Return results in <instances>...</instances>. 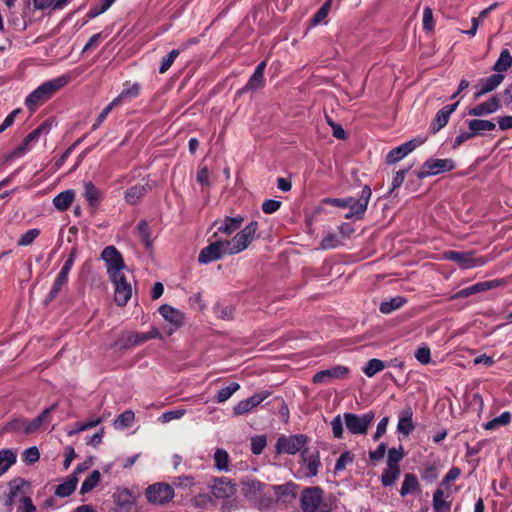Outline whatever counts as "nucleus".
I'll return each instance as SVG.
<instances>
[{"label":"nucleus","mask_w":512,"mask_h":512,"mask_svg":"<svg viewBox=\"0 0 512 512\" xmlns=\"http://www.w3.org/2000/svg\"><path fill=\"white\" fill-rule=\"evenodd\" d=\"M404 457V450L403 447L400 446L399 449L391 448L388 451V458H387V466L392 467H399V462Z\"/></svg>","instance_id":"obj_60"},{"label":"nucleus","mask_w":512,"mask_h":512,"mask_svg":"<svg viewBox=\"0 0 512 512\" xmlns=\"http://www.w3.org/2000/svg\"><path fill=\"white\" fill-rule=\"evenodd\" d=\"M101 480V474L98 470L92 471V473L83 481L80 493L86 494L93 490Z\"/></svg>","instance_id":"obj_48"},{"label":"nucleus","mask_w":512,"mask_h":512,"mask_svg":"<svg viewBox=\"0 0 512 512\" xmlns=\"http://www.w3.org/2000/svg\"><path fill=\"white\" fill-rule=\"evenodd\" d=\"M452 499H445L443 488H437L433 493L432 506L434 512H449Z\"/></svg>","instance_id":"obj_30"},{"label":"nucleus","mask_w":512,"mask_h":512,"mask_svg":"<svg viewBox=\"0 0 512 512\" xmlns=\"http://www.w3.org/2000/svg\"><path fill=\"white\" fill-rule=\"evenodd\" d=\"M461 474V470L457 467H452L444 476L438 488H443L444 498L452 499V489L450 482L456 480Z\"/></svg>","instance_id":"obj_34"},{"label":"nucleus","mask_w":512,"mask_h":512,"mask_svg":"<svg viewBox=\"0 0 512 512\" xmlns=\"http://www.w3.org/2000/svg\"><path fill=\"white\" fill-rule=\"evenodd\" d=\"M83 196L92 209H96L99 206L101 201V193L92 182H86L84 184Z\"/></svg>","instance_id":"obj_31"},{"label":"nucleus","mask_w":512,"mask_h":512,"mask_svg":"<svg viewBox=\"0 0 512 512\" xmlns=\"http://www.w3.org/2000/svg\"><path fill=\"white\" fill-rule=\"evenodd\" d=\"M213 311L219 319L230 321L234 318L235 308L232 305L216 303L213 307Z\"/></svg>","instance_id":"obj_47"},{"label":"nucleus","mask_w":512,"mask_h":512,"mask_svg":"<svg viewBox=\"0 0 512 512\" xmlns=\"http://www.w3.org/2000/svg\"><path fill=\"white\" fill-rule=\"evenodd\" d=\"M400 467L387 466L381 475V483L384 487H390L395 484L400 476Z\"/></svg>","instance_id":"obj_44"},{"label":"nucleus","mask_w":512,"mask_h":512,"mask_svg":"<svg viewBox=\"0 0 512 512\" xmlns=\"http://www.w3.org/2000/svg\"><path fill=\"white\" fill-rule=\"evenodd\" d=\"M349 373V368L342 365H337L329 369L321 370L314 374L312 382L314 384H320L325 382L327 379H343Z\"/></svg>","instance_id":"obj_15"},{"label":"nucleus","mask_w":512,"mask_h":512,"mask_svg":"<svg viewBox=\"0 0 512 512\" xmlns=\"http://www.w3.org/2000/svg\"><path fill=\"white\" fill-rule=\"evenodd\" d=\"M150 189L151 188H150L148 183L143 184V185L132 186V187H130L129 189L126 190V192H125V200H126L127 203H129L131 205H134L137 202H139V200L144 195H146L150 191Z\"/></svg>","instance_id":"obj_29"},{"label":"nucleus","mask_w":512,"mask_h":512,"mask_svg":"<svg viewBox=\"0 0 512 512\" xmlns=\"http://www.w3.org/2000/svg\"><path fill=\"white\" fill-rule=\"evenodd\" d=\"M211 494L217 499H227L232 497L237 489L236 483L226 477H212L208 483Z\"/></svg>","instance_id":"obj_8"},{"label":"nucleus","mask_w":512,"mask_h":512,"mask_svg":"<svg viewBox=\"0 0 512 512\" xmlns=\"http://www.w3.org/2000/svg\"><path fill=\"white\" fill-rule=\"evenodd\" d=\"M101 259L106 263L109 278L122 274L125 263L121 253L114 246H107L101 253Z\"/></svg>","instance_id":"obj_5"},{"label":"nucleus","mask_w":512,"mask_h":512,"mask_svg":"<svg viewBox=\"0 0 512 512\" xmlns=\"http://www.w3.org/2000/svg\"><path fill=\"white\" fill-rule=\"evenodd\" d=\"M372 195L371 188L368 185H365L362 188V200L358 205L354 207V210H350L348 213L344 215L345 219H355L361 220L364 217V213L367 210V206Z\"/></svg>","instance_id":"obj_18"},{"label":"nucleus","mask_w":512,"mask_h":512,"mask_svg":"<svg viewBox=\"0 0 512 512\" xmlns=\"http://www.w3.org/2000/svg\"><path fill=\"white\" fill-rule=\"evenodd\" d=\"M31 143H32V141L28 140V137L26 136L23 139L22 143L18 147H16L10 153H8L4 156V163H7L10 160H12L13 158L23 155L28 150V147Z\"/></svg>","instance_id":"obj_59"},{"label":"nucleus","mask_w":512,"mask_h":512,"mask_svg":"<svg viewBox=\"0 0 512 512\" xmlns=\"http://www.w3.org/2000/svg\"><path fill=\"white\" fill-rule=\"evenodd\" d=\"M146 498L153 504H166L174 497L173 488L166 483H155L146 489Z\"/></svg>","instance_id":"obj_9"},{"label":"nucleus","mask_w":512,"mask_h":512,"mask_svg":"<svg viewBox=\"0 0 512 512\" xmlns=\"http://www.w3.org/2000/svg\"><path fill=\"white\" fill-rule=\"evenodd\" d=\"M332 5V0H326L312 17L310 24L316 26L320 24L328 15Z\"/></svg>","instance_id":"obj_53"},{"label":"nucleus","mask_w":512,"mask_h":512,"mask_svg":"<svg viewBox=\"0 0 512 512\" xmlns=\"http://www.w3.org/2000/svg\"><path fill=\"white\" fill-rule=\"evenodd\" d=\"M499 108L500 101L498 97L493 96L489 98L487 101L480 103L473 108H470L468 110V115L476 117L489 115L496 112Z\"/></svg>","instance_id":"obj_20"},{"label":"nucleus","mask_w":512,"mask_h":512,"mask_svg":"<svg viewBox=\"0 0 512 512\" xmlns=\"http://www.w3.org/2000/svg\"><path fill=\"white\" fill-rule=\"evenodd\" d=\"M22 458L26 464L31 465L36 463L40 458L39 449L36 446L25 449Z\"/></svg>","instance_id":"obj_64"},{"label":"nucleus","mask_w":512,"mask_h":512,"mask_svg":"<svg viewBox=\"0 0 512 512\" xmlns=\"http://www.w3.org/2000/svg\"><path fill=\"white\" fill-rule=\"evenodd\" d=\"M495 127V123L490 120L473 119L468 122V128L474 136L480 135L483 131H492Z\"/></svg>","instance_id":"obj_37"},{"label":"nucleus","mask_w":512,"mask_h":512,"mask_svg":"<svg viewBox=\"0 0 512 512\" xmlns=\"http://www.w3.org/2000/svg\"><path fill=\"white\" fill-rule=\"evenodd\" d=\"M240 385L237 382H231L228 386L221 388L215 399L218 403L225 402L228 400L237 390H239Z\"/></svg>","instance_id":"obj_51"},{"label":"nucleus","mask_w":512,"mask_h":512,"mask_svg":"<svg viewBox=\"0 0 512 512\" xmlns=\"http://www.w3.org/2000/svg\"><path fill=\"white\" fill-rule=\"evenodd\" d=\"M323 500V489L314 486L305 488L301 495V508L303 512H316Z\"/></svg>","instance_id":"obj_12"},{"label":"nucleus","mask_w":512,"mask_h":512,"mask_svg":"<svg viewBox=\"0 0 512 512\" xmlns=\"http://www.w3.org/2000/svg\"><path fill=\"white\" fill-rule=\"evenodd\" d=\"M407 303V299L402 296H396L391 298L389 301H383L379 310L383 314H390L391 312L400 309Z\"/></svg>","instance_id":"obj_42"},{"label":"nucleus","mask_w":512,"mask_h":512,"mask_svg":"<svg viewBox=\"0 0 512 512\" xmlns=\"http://www.w3.org/2000/svg\"><path fill=\"white\" fill-rule=\"evenodd\" d=\"M142 343H143V339H142L141 333L132 332V333L122 334L119 337V339L111 347L119 349L120 351H124V350L132 348L134 346H137L139 344H142Z\"/></svg>","instance_id":"obj_24"},{"label":"nucleus","mask_w":512,"mask_h":512,"mask_svg":"<svg viewBox=\"0 0 512 512\" xmlns=\"http://www.w3.org/2000/svg\"><path fill=\"white\" fill-rule=\"evenodd\" d=\"M69 81L70 77L68 75H61L57 78H54L41 84L27 96L25 101L27 108L32 111L35 109L36 106L45 103L58 90L67 85Z\"/></svg>","instance_id":"obj_1"},{"label":"nucleus","mask_w":512,"mask_h":512,"mask_svg":"<svg viewBox=\"0 0 512 512\" xmlns=\"http://www.w3.org/2000/svg\"><path fill=\"white\" fill-rule=\"evenodd\" d=\"M512 65V55L508 49L501 51L499 58L493 66V71L502 74L507 71Z\"/></svg>","instance_id":"obj_43"},{"label":"nucleus","mask_w":512,"mask_h":512,"mask_svg":"<svg viewBox=\"0 0 512 512\" xmlns=\"http://www.w3.org/2000/svg\"><path fill=\"white\" fill-rule=\"evenodd\" d=\"M27 420L24 418H16L9 421L4 427L3 431L5 432H15L20 433L23 432L26 434Z\"/></svg>","instance_id":"obj_52"},{"label":"nucleus","mask_w":512,"mask_h":512,"mask_svg":"<svg viewBox=\"0 0 512 512\" xmlns=\"http://www.w3.org/2000/svg\"><path fill=\"white\" fill-rule=\"evenodd\" d=\"M140 91V84L134 83L129 88L123 89L122 92L114 99V101H116V104L118 105L123 99L136 98L140 94Z\"/></svg>","instance_id":"obj_57"},{"label":"nucleus","mask_w":512,"mask_h":512,"mask_svg":"<svg viewBox=\"0 0 512 512\" xmlns=\"http://www.w3.org/2000/svg\"><path fill=\"white\" fill-rule=\"evenodd\" d=\"M265 84V78L261 74L253 73L252 76L249 78L246 85L240 89L237 93L243 94L249 91H256L259 88H262Z\"/></svg>","instance_id":"obj_45"},{"label":"nucleus","mask_w":512,"mask_h":512,"mask_svg":"<svg viewBox=\"0 0 512 512\" xmlns=\"http://www.w3.org/2000/svg\"><path fill=\"white\" fill-rule=\"evenodd\" d=\"M511 419H512L511 413L509 411H505L498 417H495L492 420L486 422L484 424V429L485 430H493L498 426H506V425L510 424Z\"/></svg>","instance_id":"obj_49"},{"label":"nucleus","mask_w":512,"mask_h":512,"mask_svg":"<svg viewBox=\"0 0 512 512\" xmlns=\"http://www.w3.org/2000/svg\"><path fill=\"white\" fill-rule=\"evenodd\" d=\"M504 79L503 74L495 73L482 80V88L476 93V97L489 93L496 89Z\"/></svg>","instance_id":"obj_35"},{"label":"nucleus","mask_w":512,"mask_h":512,"mask_svg":"<svg viewBox=\"0 0 512 512\" xmlns=\"http://www.w3.org/2000/svg\"><path fill=\"white\" fill-rule=\"evenodd\" d=\"M214 467L218 471H229L230 457L228 452L223 448H217L213 455Z\"/></svg>","instance_id":"obj_39"},{"label":"nucleus","mask_w":512,"mask_h":512,"mask_svg":"<svg viewBox=\"0 0 512 512\" xmlns=\"http://www.w3.org/2000/svg\"><path fill=\"white\" fill-rule=\"evenodd\" d=\"M301 460L305 464L307 477H315L318 474L319 467L321 466L319 451L309 453V449L302 451Z\"/></svg>","instance_id":"obj_22"},{"label":"nucleus","mask_w":512,"mask_h":512,"mask_svg":"<svg viewBox=\"0 0 512 512\" xmlns=\"http://www.w3.org/2000/svg\"><path fill=\"white\" fill-rule=\"evenodd\" d=\"M242 493L248 500H256V498L264 490L265 484L254 478H246L242 480Z\"/></svg>","instance_id":"obj_23"},{"label":"nucleus","mask_w":512,"mask_h":512,"mask_svg":"<svg viewBox=\"0 0 512 512\" xmlns=\"http://www.w3.org/2000/svg\"><path fill=\"white\" fill-rule=\"evenodd\" d=\"M308 436L305 434H295L290 436L282 435L280 436L275 444V451L277 454L286 453L289 455H295L300 452V456L302 455V451L307 449L305 446L308 443Z\"/></svg>","instance_id":"obj_2"},{"label":"nucleus","mask_w":512,"mask_h":512,"mask_svg":"<svg viewBox=\"0 0 512 512\" xmlns=\"http://www.w3.org/2000/svg\"><path fill=\"white\" fill-rule=\"evenodd\" d=\"M296 488L297 485L291 481L282 485L272 486V489L279 498L284 496H291L292 499H295L297 497Z\"/></svg>","instance_id":"obj_46"},{"label":"nucleus","mask_w":512,"mask_h":512,"mask_svg":"<svg viewBox=\"0 0 512 512\" xmlns=\"http://www.w3.org/2000/svg\"><path fill=\"white\" fill-rule=\"evenodd\" d=\"M67 282H68V275L65 274L64 272L60 271L53 283V286H52L50 292L48 293V295L45 298V303L48 304V303L52 302L57 297V295L61 291L62 287L67 284Z\"/></svg>","instance_id":"obj_38"},{"label":"nucleus","mask_w":512,"mask_h":512,"mask_svg":"<svg viewBox=\"0 0 512 512\" xmlns=\"http://www.w3.org/2000/svg\"><path fill=\"white\" fill-rule=\"evenodd\" d=\"M345 425L351 434L365 435L369 426L375 419L374 411H369L362 416L354 413L346 412L343 415Z\"/></svg>","instance_id":"obj_4"},{"label":"nucleus","mask_w":512,"mask_h":512,"mask_svg":"<svg viewBox=\"0 0 512 512\" xmlns=\"http://www.w3.org/2000/svg\"><path fill=\"white\" fill-rule=\"evenodd\" d=\"M138 233L147 249L152 247L150 227L147 221L141 220L137 225Z\"/></svg>","instance_id":"obj_55"},{"label":"nucleus","mask_w":512,"mask_h":512,"mask_svg":"<svg viewBox=\"0 0 512 512\" xmlns=\"http://www.w3.org/2000/svg\"><path fill=\"white\" fill-rule=\"evenodd\" d=\"M116 0H101L100 6H93L87 13L89 19H93L100 14L106 12Z\"/></svg>","instance_id":"obj_62"},{"label":"nucleus","mask_w":512,"mask_h":512,"mask_svg":"<svg viewBox=\"0 0 512 512\" xmlns=\"http://www.w3.org/2000/svg\"><path fill=\"white\" fill-rule=\"evenodd\" d=\"M454 168L455 163L452 159L430 158L424 162V164L422 165V169L416 172V176L419 180H422L429 176L452 171Z\"/></svg>","instance_id":"obj_6"},{"label":"nucleus","mask_w":512,"mask_h":512,"mask_svg":"<svg viewBox=\"0 0 512 512\" xmlns=\"http://www.w3.org/2000/svg\"><path fill=\"white\" fill-rule=\"evenodd\" d=\"M78 478L72 473L65 482L59 484L55 489V495L61 498L70 496L76 489Z\"/></svg>","instance_id":"obj_32"},{"label":"nucleus","mask_w":512,"mask_h":512,"mask_svg":"<svg viewBox=\"0 0 512 512\" xmlns=\"http://www.w3.org/2000/svg\"><path fill=\"white\" fill-rule=\"evenodd\" d=\"M498 286V281H484L478 282L474 285H471L467 288L461 289L457 293H455L451 299H459V298H467L471 295L495 288Z\"/></svg>","instance_id":"obj_21"},{"label":"nucleus","mask_w":512,"mask_h":512,"mask_svg":"<svg viewBox=\"0 0 512 512\" xmlns=\"http://www.w3.org/2000/svg\"><path fill=\"white\" fill-rule=\"evenodd\" d=\"M115 286L114 300L118 306H125L132 296L131 285L127 282L124 274L115 278H109Z\"/></svg>","instance_id":"obj_13"},{"label":"nucleus","mask_w":512,"mask_h":512,"mask_svg":"<svg viewBox=\"0 0 512 512\" xmlns=\"http://www.w3.org/2000/svg\"><path fill=\"white\" fill-rule=\"evenodd\" d=\"M31 143H32V141L28 140V137L26 136L23 139L22 143L18 147H16L10 153H8L4 156V163H7L10 160H12L13 158L23 155L28 150V147Z\"/></svg>","instance_id":"obj_58"},{"label":"nucleus","mask_w":512,"mask_h":512,"mask_svg":"<svg viewBox=\"0 0 512 512\" xmlns=\"http://www.w3.org/2000/svg\"><path fill=\"white\" fill-rule=\"evenodd\" d=\"M258 226L257 221H251L230 240L232 242V253L237 254L245 250L252 243Z\"/></svg>","instance_id":"obj_7"},{"label":"nucleus","mask_w":512,"mask_h":512,"mask_svg":"<svg viewBox=\"0 0 512 512\" xmlns=\"http://www.w3.org/2000/svg\"><path fill=\"white\" fill-rule=\"evenodd\" d=\"M413 409L411 406H407L400 411L399 420L397 424V431L404 435L409 436L415 429V424L412 420Z\"/></svg>","instance_id":"obj_19"},{"label":"nucleus","mask_w":512,"mask_h":512,"mask_svg":"<svg viewBox=\"0 0 512 512\" xmlns=\"http://www.w3.org/2000/svg\"><path fill=\"white\" fill-rule=\"evenodd\" d=\"M56 407L57 404H53L50 407L44 409L32 421H27L26 434H33L37 432L44 424H46L51 412H53Z\"/></svg>","instance_id":"obj_27"},{"label":"nucleus","mask_w":512,"mask_h":512,"mask_svg":"<svg viewBox=\"0 0 512 512\" xmlns=\"http://www.w3.org/2000/svg\"><path fill=\"white\" fill-rule=\"evenodd\" d=\"M135 414L132 410H126L123 413H121L116 420L114 421V426L116 428H127L131 426L132 422L134 421Z\"/></svg>","instance_id":"obj_56"},{"label":"nucleus","mask_w":512,"mask_h":512,"mask_svg":"<svg viewBox=\"0 0 512 512\" xmlns=\"http://www.w3.org/2000/svg\"><path fill=\"white\" fill-rule=\"evenodd\" d=\"M159 313L163 316V318L171 323L175 328H179L183 324L184 314L175 309L174 307L164 304L160 306Z\"/></svg>","instance_id":"obj_25"},{"label":"nucleus","mask_w":512,"mask_h":512,"mask_svg":"<svg viewBox=\"0 0 512 512\" xmlns=\"http://www.w3.org/2000/svg\"><path fill=\"white\" fill-rule=\"evenodd\" d=\"M384 368L385 363L382 360L373 358L366 363L365 367L363 368V372L367 377H373Z\"/></svg>","instance_id":"obj_50"},{"label":"nucleus","mask_w":512,"mask_h":512,"mask_svg":"<svg viewBox=\"0 0 512 512\" xmlns=\"http://www.w3.org/2000/svg\"><path fill=\"white\" fill-rule=\"evenodd\" d=\"M74 197L75 192L73 190H65L53 198V205L61 212L66 211L71 206Z\"/></svg>","instance_id":"obj_33"},{"label":"nucleus","mask_w":512,"mask_h":512,"mask_svg":"<svg viewBox=\"0 0 512 512\" xmlns=\"http://www.w3.org/2000/svg\"><path fill=\"white\" fill-rule=\"evenodd\" d=\"M117 512H137V496L128 488H118L113 493Z\"/></svg>","instance_id":"obj_11"},{"label":"nucleus","mask_w":512,"mask_h":512,"mask_svg":"<svg viewBox=\"0 0 512 512\" xmlns=\"http://www.w3.org/2000/svg\"><path fill=\"white\" fill-rule=\"evenodd\" d=\"M40 235V230L37 228L29 229L18 240V246H29Z\"/></svg>","instance_id":"obj_63"},{"label":"nucleus","mask_w":512,"mask_h":512,"mask_svg":"<svg viewBox=\"0 0 512 512\" xmlns=\"http://www.w3.org/2000/svg\"><path fill=\"white\" fill-rule=\"evenodd\" d=\"M421 144V141L418 139H412L407 141L406 143L392 149L386 156V163L391 165L394 164L401 159H403L407 154L412 152L418 145Z\"/></svg>","instance_id":"obj_16"},{"label":"nucleus","mask_w":512,"mask_h":512,"mask_svg":"<svg viewBox=\"0 0 512 512\" xmlns=\"http://www.w3.org/2000/svg\"><path fill=\"white\" fill-rule=\"evenodd\" d=\"M474 251L459 252L455 250H448L444 252L443 256L446 260L453 261L462 269H469L476 266H482L485 261L482 258H475Z\"/></svg>","instance_id":"obj_10"},{"label":"nucleus","mask_w":512,"mask_h":512,"mask_svg":"<svg viewBox=\"0 0 512 512\" xmlns=\"http://www.w3.org/2000/svg\"><path fill=\"white\" fill-rule=\"evenodd\" d=\"M355 460V455L350 451H345L341 453L339 458L336 461L334 472L338 473L346 469L348 464H352Z\"/></svg>","instance_id":"obj_54"},{"label":"nucleus","mask_w":512,"mask_h":512,"mask_svg":"<svg viewBox=\"0 0 512 512\" xmlns=\"http://www.w3.org/2000/svg\"><path fill=\"white\" fill-rule=\"evenodd\" d=\"M419 490V482L417 476L413 473H407L400 489V495L406 496Z\"/></svg>","instance_id":"obj_40"},{"label":"nucleus","mask_w":512,"mask_h":512,"mask_svg":"<svg viewBox=\"0 0 512 512\" xmlns=\"http://www.w3.org/2000/svg\"><path fill=\"white\" fill-rule=\"evenodd\" d=\"M179 54H180V50L174 49V50L170 51V53L168 55L163 57L161 60L160 67H159V73L164 74L165 72H167L170 69V67L172 66V64L174 63L175 59L179 56Z\"/></svg>","instance_id":"obj_61"},{"label":"nucleus","mask_w":512,"mask_h":512,"mask_svg":"<svg viewBox=\"0 0 512 512\" xmlns=\"http://www.w3.org/2000/svg\"><path fill=\"white\" fill-rule=\"evenodd\" d=\"M56 407L57 404H53L50 407L44 409L32 421H27L26 434H33L37 432L44 424H46L51 412H53Z\"/></svg>","instance_id":"obj_28"},{"label":"nucleus","mask_w":512,"mask_h":512,"mask_svg":"<svg viewBox=\"0 0 512 512\" xmlns=\"http://www.w3.org/2000/svg\"><path fill=\"white\" fill-rule=\"evenodd\" d=\"M244 221L245 217L242 215H237L235 217L226 216L224 219H216L212 223V227H216L217 229V232L214 233V236H216L218 233L231 235L240 229Z\"/></svg>","instance_id":"obj_14"},{"label":"nucleus","mask_w":512,"mask_h":512,"mask_svg":"<svg viewBox=\"0 0 512 512\" xmlns=\"http://www.w3.org/2000/svg\"><path fill=\"white\" fill-rule=\"evenodd\" d=\"M56 407L57 404H53L50 407L44 409L32 421H27L26 434H33L37 432L44 424H46L51 412H53Z\"/></svg>","instance_id":"obj_26"},{"label":"nucleus","mask_w":512,"mask_h":512,"mask_svg":"<svg viewBox=\"0 0 512 512\" xmlns=\"http://www.w3.org/2000/svg\"><path fill=\"white\" fill-rule=\"evenodd\" d=\"M459 102L449 104L441 108L435 115L430 129L433 133L438 132L440 129L445 127L449 121L451 114L457 109Z\"/></svg>","instance_id":"obj_17"},{"label":"nucleus","mask_w":512,"mask_h":512,"mask_svg":"<svg viewBox=\"0 0 512 512\" xmlns=\"http://www.w3.org/2000/svg\"><path fill=\"white\" fill-rule=\"evenodd\" d=\"M232 242L229 240H217L204 247L199 255L198 261L201 264H208L223 258L225 255H234L231 250Z\"/></svg>","instance_id":"obj_3"},{"label":"nucleus","mask_w":512,"mask_h":512,"mask_svg":"<svg viewBox=\"0 0 512 512\" xmlns=\"http://www.w3.org/2000/svg\"><path fill=\"white\" fill-rule=\"evenodd\" d=\"M17 456L11 449L0 450V477L16 462Z\"/></svg>","instance_id":"obj_41"},{"label":"nucleus","mask_w":512,"mask_h":512,"mask_svg":"<svg viewBox=\"0 0 512 512\" xmlns=\"http://www.w3.org/2000/svg\"><path fill=\"white\" fill-rule=\"evenodd\" d=\"M28 482L23 478H15L9 482V493L5 500V506L11 507L14 503L16 496L21 492L24 485H27Z\"/></svg>","instance_id":"obj_36"}]
</instances>
